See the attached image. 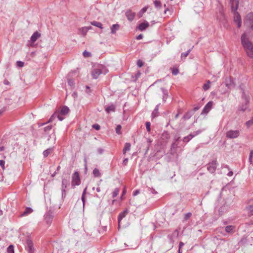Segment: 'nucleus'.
<instances>
[{
	"mask_svg": "<svg viewBox=\"0 0 253 253\" xmlns=\"http://www.w3.org/2000/svg\"><path fill=\"white\" fill-rule=\"evenodd\" d=\"M241 41L247 56L253 59V43L249 40L246 33L242 34Z\"/></svg>",
	"mask_w": 253,
	"mask_h": 253,
	"instance_id": "nucleus-1",
	"label": "nucleus"
},
{
	"mask_svg": "<svg viewBox=\"0 0 253 253\" xmlns=\"http://www.w3.org/2000/svg\"><path fill=\"white\" fill-rule=\"evenodd\" d=\"M232 11L234 13V20L237 23L238 28L241 26V18L239 13L237 11L238 7V1L236 0H230Z\"/></svg>",
	"mask_w": 253,
	"mask_h": 253,
	"instance_id": "nucleus-2",
	"label": "nucleus"
},
{
	"mask_svg": "<svg viewBox=\"0 0 253 253\" xmlns=\"http://www.w3.org/2000/svg\"><path fill=\"white\" fill-rule=\"evenodd\" d=\"M106 69L102 65L98 66L97 68L93 69L91 72V75L92 78L96 79L98 78L99 76L101 74H106Z\"/></svg>",
	"mask_w": 253,
	"mask_h": 253,
	"instance_id": "nucleus-3",
	"label": "nucleus"
},
{
	"mask_svg": "<svg viewBox=\"0 0 253 253\" xmlns=\"http://www.w3.org/2000/svg\"><path fill=\"white\" fill-rule=\"evenodd\" d=\"M246 24L251 27V31H250V36L253 37V13H250L246 16Z\"/></svg>",
	"mask_w": 253,
	"mask_h": 253,
	"instance_id": "nucleus-4",
	"label": "nucleus"
},
{
	"mask_svg": "<svg viewBox=\"0 0 253 253\" xmlns=\"http://www.w3.org/2000/svg\"><path fill=\"white\" fill-rule=\"evenodd\" d=\"M81 184V179L79 173L76 171L72 176V185L73 188L76 186H78Z\"/></svg>",
	"mask_w": 253,
	"mask_h": 253,
	"instance_id": "nucleus-5",
	"label": "nucleus"
},
{
	"mask_svg": "<svg viewBox=\"0 0 253 253\" xmlns=\"http://www.w3.org/2000/svg\"><path fill=\"white\" fill-rule=\"evenodd\" d=\"M240 130L230 129L227 131L226 137L229 139H235L240 135Z\"/></svg>",
	"mask_w": 253,
	"mask_h": 253,
	"instance_id": "nucleus-6",
	"label": "nucleus"
},
{
	"mask_svg": "<svg viewBox=\"0 0 253 253\" xmlns=\"http://www.w3.org/2000/svg\"><path fill=\"white\" fill-rule=\"evenodd\" d=\"M218 163L216 160L209 163L207 166V169L211 173H214L216 170Z\"/></svg>",
	"mask_w": 253,
	"mask_h": 253,
	"instance_id": "nucleus-7",
	"label": "nucleus"
},
{
	"mask_svg": "<svg viewBox=\"0 0 253 253\" xmlns=\"http://www.w3.org/2000/svg\"><path fill=\"white\" fill-rule=\"evenodd\" d=\"M26 249L28 253H34L35 248H34V244L32 241L29 238H27L26 240Z\"/></svg>",
	"mask_w": 253,
	"mask_h": 253,
	"instance_id": "nucleus-8",
	"label": "nucleus"
},
{
	"mask_svg": "<svg viewBox=\"0 0 253 253\" xmlns=\"http://www.w3.org/2000/svg\"><path fill=\"white\" fill-rule=\"evenodd\" d=\"M69 184L68 180L63 178L62 181L61 191H62V198H65L66 196V188Z\"/></svg>",
	"mask_w": 253,
	"mask_h": 253,
	"instance_id": "nucleus-9",
	"label": "nucleus"
},
{
	"mask_svg": "<svg viewBox=\"0 0 253 253\" xmlns=\"http://www.w3.org/2000/svg\"><path fill=\"white\" fill-rule=\"evenodd\" d=\"M53 218V213L50 211H47L44 214V219L47 224H51Z\"/></svg>",
	"mask_w": 253,
	"mask_h": 253,
	"instance_id": "nucleus-10",
	"label": "nucleus"
},
{
	"mask_svg": "<svg viewBox=\"0 0 253 253\" xmlns=\"http://www.w3.org/2000/svg\"><path fill=\"white\" fill-rule=\"evenodd\" d=\"M225 85L228 88H232L235 87V84L233 81V80L231 78H226L225 80Z\"/></svg>",
	"mask_w": 253,
	"mask_h": 253,
	"instance_id": "nucleus-11",
	"label": "nucleus"
},
{
	"mask_svg": "<svg viewBox=\"0 0 253 253\" xmlns=\"http://www.w3.org/2000/svg\"><path fill=\"white\" fill-rule=\"evenodd\" d=\"M126 214V209L124 210V211L120 213L118 216V228L119 230L121 228V220L124 218Z\"/></svg>",
	"mask_w": 253,
	"mask_h": 253,
	"instance_id": "nucleus-12",
	"label": "nucleus"
},
{
	"mask_svg": "<svg viewBox=\"0 0 253 253\" xmlns=\"http://www.w3.org/2000/svg\"><path fill=\"white\" fill-rule=\"evenodd\" d=\"M243 96L245 97V103L240 107V110L242 111H245L247 109L248 107L249 99L247 96L245 95L244 92L243 93Z\"/></svg>",
	"mask_w": 253,
	"mask_h": 253,
	"instance_id": "nucleus-13",
	"label": "nucleus"
},
{
	"mask_svg": "<svg viewBox=\"0 0 253 253\" xmlns=\"http://www.w3.org/2000/svg\"><path fill=\"white\" fill-rule=\"evenodd\" d=\"M149 26V24L148 22L145 21L140 24L137 27V29L141 31L145 30L146 28H147Z\"/></svg>",
	"mask_w": 253,
	"mask_h": 253,
	"instance_id": "nucleus-14",
	"label": "nucleus"
},
{
	"mask_svg": "<svg viewBox=\"0 0 253 253\" xmlns=\"http://www.w3.org/2000/svg\"><path fill=\"white\" fill-rule=\"evenodd\" d=\"M40 37L41 34L38 31L34 32L31 37V42L32 43L35 42L37 40V39Z\"/></svg>",
	"mask_w": 253,
	"mask_h": 253,
	"instance_id": "nucleus-15",
	"label": "nucleus"
},
{
	"mask_svg": "<svg viewBox=\"0 0 253 253\" xmlns=\"http://www.w3.org/2000/svg\"><path fill=\"white\" fill-rule=\"evenodd\" d=\"M212 104H213V103L212 101L209 102L206 105V106L204 107L203 110V112L206 113H208L210 111V110L211 109L212 106Z\"/></svg>",
	"mask_w": 253,
	"mask_h": 253,
	"instance_id": "nucleus-16",
	"label": "nucleus"
},
{
	"mask_svg": "<svg viewBox=\"0 0 253 253\" xmlns=\"http://www.w3.org/2000/svg\"><path fill=\"white\" fill-rule=\"evenodd\" d=\"M62 115H61L60 113L58 114H53L49 119V120L47 121V123L51 122L54 119V118L57 117L59 120L62 121L64 119V118L61 116Z\"/></svg>",
	"mask_w": 253,
	"mask_h": 253,
	"instance_id": "nucleus-17",
	"label": "nucleus"
},
{
	"mask_svg": "<svg viewBox=\"0 0 253 253\" xmlns=\"http://www.w3.org/2000/svg\"><path fill=\"white\" fill-rule=\"evenodd\" d=\"M120 28V25L118 24H113L111 27V33L112 34H115L116 31H118Z\"/></svg>",
	"mask_w": 253,
	"mask_h": 253,
	"instance_id": "nucleus-18",
	"label": "nucleus"
},
{
	"mask_svg": "<svg viewBox=\"0 0 253 253\" xmlns=\"http://www.w3.org/2000/svg\"><path fill=\"white\" fill-rule=\"evenodd\" d=\"M69 108L66 106H64L61 108L60 114L62 115H66L69 113Z\"/></svg>",
	"mask_w": 253,
	"mask_h": 253,
	"instance_id": "nucleus-19",
	"label": "nucleus"
},
{
	"mask_svg": "<svg viewBox=\"0 0 253 253\" xmlns=\"http://www.w3.org/2000/svg\"><path fill=\"white\" fill-rule=\"evenodd\" d=\"M91 28H92L91 26L84 27L80 29V31L84 36H85L86 34L88 31L91 29Z\"/></svg>",
	"mask_w": 253,
	"mask_h": 253,
	"instance_id": "nucleus-20",
	"label": "nucleus"
},
{
	"mask_svg": "<svg viewBox=\"0 0 253 253\" xmlns=\"http://www.w3.org/2000/svg\"><path fill=\"white\" fill-rule=\"evenodd\" d=\"M33 211V210L32 209L29 207H27L26 208L24 211L21 214V216H26L31 213H32Z\"/></svg>",
	"mask_w": 253,
	"mask_h": 253,
	"instance_id": "nucleus-21",
	"label": "nucleus"
},
{
	"mask_svg": "<svg viewBox=\"0 0 253 253\" xmlns=\"http://www.w3.org/2000/svg\"><path fill=\"white\" fill-rule=\"evenodd\" d=\"M105 111L108 114H109L111 112H114L115 111V106L112 104L107 107L105 109Z\"/></svg>",
	"mask_w": 253,
	"mask_h": 253,
	"instance_id": "nucleus-22",
	"label": "nucleus"
},
{
	"mask_svg": "<svg viewBox=\"0 0 253 253\" xmlns=\"http://www.w3.org/2000/svg\"><path fill=\"white\" fill-rule=\"evenodd\" d=\"M135 16V13L130 10H127V20L132 21Z\"/></svg>",
	"mask_w": 253,
	"mask_h": 253,
	"instance_id": "nucleus-23",
	"label": "nucleus"
},
{
	"mask_svg": "<svg viewBox=\"0 0 253 253\" xmlns=\"http://www.w3.org/2000/svg\"><path fill=\"white\" fill-rule=\"evenodd\" d=\"M161 90L163 93V101H166L168 96V91L167 89H165L164 88H161Z\"/></svg>",
	"mask_w": 253,
	"mask_h": 253,
	"instance_id": "nucleus-24",
	"label": "nucleus"
},
{
	"mask_svg": "<svg viewBox=\"0 0 253 253\" xmlns=\"http://www.w3.org/2000/svg\"><path fill=\"white\" fill-rule=\"evenodd\" d=\"M234 229H235V226H232V225H229V226H227L225 227V230L226 232H227L228 233H232L234 232Z\"/></svg>",
	"mask_w": 253,
	"mask_h": 253,
	"instance_id": "nucleus-25",
	"label": "nucleus"
},
{
	"mask_svg": "<svg viewBox=\"0 0 253 253\" xmlns=\"http://www.w3.org/2000/svg\"><path fill=\"white\" fill-rule=\"evenodd\" d=\"M159 105H157L154 111L152 113V118H154L158 116L159 112H158Z\"/></svg>",
	"mask_w": 253,
	"mask_h": 253,
	"instance_id": "nucleus-26",
	"label": "nucleus"
},
{
	"mask_svg": "<svg viewBox=\"0 0 253 253\" xmlns=\"http://www.w3.org/2000/svg\"><path fill=\"white\" fill-rule=\"evenodd\" d=\"M91 24L93 26L98 27L100 29H103L102 24L101 23L99 22L93 21L92 22H91Z\"/></svg>",
	"mask_w": 253,
	"mask_h": 253,
	"instance_id": "nucleus-27",
	"label": "nucleus"
},
{
	"mask_svg": "<svg viewBox=\"0 0 253 253\" xmlns=\"http://www.w3.org/2000/svg\"><path fill=\"white\" fill-rule=\"evenodd\" d=\"M148 7V6H145L139 12L138 14L139 17H141L143 16V13L146 11Z\"/></svg>",
	"mask_w": 253,
	"mask_h": 253,
	"instance_id": "nucleus-28",
	"label": "nucleus"
},
{
	"mask_svg": "<svg viewBox=\"0 0 253 253\" xmlns=\"http://www.w3.org/2000/svg\"><path fill=\"white\" fill-rule=\"evenodd\" d=\"M52 150H53V149L51 148H48V149L44 150L43 152V155L44 157H47L48 156V155L50 154L52 152Z\"/></svg>",
	"mask_w": 253,
	"mask_h": 253,
	"instance_id": "nucleus-29",
	"label": "nucleus"
},
{
	"mask_svg": "<svg viewBox=\"0 0 253 253\" xmlns=\"http://www.w3.org/2000/svg\"><path fill=\"white\" fill-rule=\"evenodd\" d=\"M211 83V82H210V81H209V80L207 81V83L203 85V89L205 91L208 90L210 88Z\"/></svg>",
	"mask_w": 253,
	"mask_h": 253,
	"instance_id": "nucleus-30",
	"label": "nucleus"
},
{
	"mask_svg": "<svg viewBox=\"0 0 253 253\" xmlns=\"http://www.w3.org/2000/svg\"><path fill=\"white\" fill-rule=\"evenodd\" d=\"M93 174L95 177H99L101 175V173L99 169L96 168L93 169Z\"/></svg>",
	"mask_w": 253,
	"mask_h": 253,
	"instance_id": "nucleus-31",
	"label": "nucleus"
},
{
	"mask_svg": "<svg viewBox=\"0 0 253 253\" xmlns=\"http://www.w3.org/2000/svg\"><path fill=\"white\" fill-rule=\"evenodd\" d=\"M247 209L249 212V216L253 215V205H250Z\"/></svg>",
	"mask_w": 253,
	"mask_h": 253,
	"instance_id": "nucleus-32",
	"label": "nucleus"
},
{
	"mask_svg": "<svg viewBox=\"0 0 253 253\" xmlns=\"http://www.w3.org/2000/svg\"><path fill=\"white\" fill-rule=\"evenodd\" d=\"M192 115L191 112H189L184 114L183 118L185 120H188L192 117Z\"/></svg>",
	"mask_w": 253,
	"mask_h": 253,
	"instance_id": "nucleus-33",
	"label": "nucleus"
},
{
	"mask_svg": "<svg viewBox=\"0 0 253 253\" xmlns=\"http://www.w3.org/2000/svg\"><path fill=\"white\" fill-rule=\"evenodd\" d=\"M7 252L8 253H14L13 246L12 245H9L7 249Z\"/></svg>",
	"mask_w": 253,
	"mask_h": 253,
	"instance_id": "nucleus-34",
	"label": "nucleus"
},
{
	"mask_svg": "<svg viewBox=\"0 0 253 253\" xmlns=\"http://www.w3.org/2000/svg\"><path fill=\"white\" fill-rule=\"evenodd\" d=\"M154 5L156 7L160 8L162 6L161 2L160 0H156L154 2Z\"/></svg>",
	"mask_w": 253,
	"mask_h": 253,
	"instance_id": "nucleus-35",
	"label": "nucleus"
},
{
	"mask_svg": "<svg viewBox=\"0 0 253 253\" xmlns=\"http://www.w3.org/2000/svg\"><path fill=\"white\" fill-rule=\"evenodd\" d=\"M192 138H193L192 137V135H190L189 134V135L187 136H185L183 138V141L184 142H188V141H189Z\"/></svg>",
	"mask_w": 253,
	"mask_h": 253,
	"instance_id": "nucleus-36",
	"label": "nucleus"
},
{
	"mask_svg": "<svg viewBox=\"0 0 253 253\" xmlns=\"http://www.w3.org/2000/svg\"><path fill=\"white\" fill-rule=\"evenodd\" d=\"M202 131H203L202 130L199 129L197 131H194L193 133H190V134L192 135V137L193 138L194 137H195V136L198 135V134H199L200 133H201L202 132Z\"/></svg>",
	"mask_w": 253,
	"mask_h": 253,
	"instance_id": "nucleus-37",
	"label": "nucleus"
},
{
	"mask_svg": "<svg viewBox=\"0 0 253 253\" xmlns=\"http://www.w3.org/2000/svg\"><path fill=\"white\" fill-rule=\"evenodd\" d=\"M253 150H251L250 151L249 158V161L251 164H253Z\"/></svg>",
	"mask_w": 253,
	"mask_h": 253,
	"instance_id": "nucleus-38",
	"label": "nucleus"
},
{
	"mask_svg": "<svg viewBox=\"0 0 253 253\" xmlns=\"http://www.w3.org/2000/svg\"><path fill=\"white\" fill-rule=\"evenodd\" d=\"M119 193V189L118 188H116L114 190V191L112 193V197L115 198L116 197Z\"/></svg>",
	"mask_w": 253,
	"mask_h": 253,
	"instance_id": "nucleus-39",
	"label": "nucleus"
},
{
	"mask_svg": "<svg viewBox=\"0 0 253 253\" xmlns=\"http://www.w3.org/2000/svg\"><path fill=\"white\" fill-rule=\"evenodd\" d=\"M190 52V49L187 50L186 52L185 53H182L181 55V58L182 59L183 58H185L189 54Z\"/></svg>",
	"mask_w": 253,
	"mask_h": 253,
	"instance_id": "nucleus-40",
	"label": "nucleus"
},
{
	"mask_svg": "<svg viewBox=\"0 0 253 253\" xmlns=\"http://www.w3.org/2000/svg\"><path fill=\"white\" fill-rule=\"evenodd\" d=\"M246 124L248 127H249L251 126H252L253 125V118L251 119L250 120L247 121Z\"/></svg>",
	"mask_w": 253,
	"mask_h": 253,
	"instance_id": "nucleus-41",
	"label": "nucleus"
},
{
	"mask_svg": "<svg viewBox=\"0 0 253 253\" xmlns=\"http://www.w3.org/2000/svg\"><path fill=\"white\" fill-rule=\"evenodd\" d=\"M192 213L191 212H188L185 214L184 217V220L186 221L191 216Z\"/></svg>",
	"mask_w": 253,
	"mask_h": 253,
	"instance_id": "nucleus-42",
	"label": "nucleus"
},
{
	"mask_svg": "<svg viewBox=\"0 0 253 253\" xmlns=\"http://www.w3.org/2000/svg\"><path fill=\"white\" fill-rule=\"evenodd\" d=\"M121 128H122V126L121 125H118L117 126H116V132L117 134H120L121 133Z\"/></svg>",
	"mask_w": 253,
	"mask_h": 253,
	"instance_id": "nucleus-43",
	"label": "nucleus"
},
{
	"mask_svg": "<svg viewBox=\"0 0 253 253\" xmlns=\"http://www.w3.org/2000/svg\"><path fill=\"white\" fill-rule=\"evenodd\" d=\"M83 54L84 57H89L91 56L90 52L87 51L86 50L84 51Z\"/></svg>",
	"mask_w": 253,
	"mask_h": 253,
	"instance_id": "nucleus-44",
	"label": "nucleus"
},
{
	"mask_svg": "<svg viewBox=\"0 0 253 253\" xmlns=\"http://www.w3.org/2000/svg\"><path fill=\"white\" fill-rule=\"evenodd\" d=\"M151 142H152V141L150 139H149V138L147 139V148H146V152H148Z\"/></svg>",
	"mask_w": 253,
	"mask_h": 253,
	"instance_id": "nucleus-45",
	"label": "nucleus"
},
{
	"mask_svg": "<svg viewBox=\"0 0 253 253\" xmlns=\"http://www.w3.org/2000/svg\"><path fill=\"white\" fill-rule=\"evenodd\" d=\"M52 128V126L49 125L44 127V131L45 132H47L50 131Z\"/></svg>",
	"mask_w": 253,
	"mask_h": 253,
	"instance_id": "nucleus-46",
	"label": "nucleus"
},
{
	"mask_svg": "<svg viewBox=\"0 0 253 253\" xmlns=\"http://www.w3.org/2000/svg\"><path fill=\"white\" fill-rule=\"evenodd\" d=\"M68 84L69 85L71 86H74L75 84L74 81L73 79H68Z\"/></svg>",
	"mask_w": 253,
	"mask_h": 253,
	"instance_id": "nucleus-47",
	"label": "nucleus"
},
{
	"mask_svg": "<svg viewBox=\"0 0 253 253\" xmlns=\"http://www.w3.org/2000/svg\"><path fill=\"white\" fill-rule=\"evenodd\" d=\"M24 62H22V61H17L16 62V65L17 67H23L24 66Z\"/></svg>",
	"mask_w": 253,
	"mask_h": 253,
	"instance_id": "nucleus-48",
	"label": "nucleus"
},
{
	"mask_svg": "<svg viewBox=\"0 0 253 253\" xmlns=\"http://www.w3.org/2000/svg\"><path fill=\"white\" fill-rule=\"evenodd\" d=\"M150 126H151L150 123L149 122H147L146 123V127L147 130L148 132H150L151 130Z\"/></svg>",
	"mask_w": 253,
	"mask_h": 253,
	"instance_id": "nucleus-49",
	"label": "nucleus"
},
{
	"mask_svg": "<svg viewBox=\"0 0 253 253\" xmlns=\"http://www.w3.org/2000/svg\"><path fill=\"white\" fill-rule=\"evenodd\" d=\"M144 64L143 61L141 60H138L137 61V65L138 67H141Z\"/></svg>",
	"mask_w": 253,
	"mask_h": 253,
	"instance_id": "nucleus-50",
	"label": "nucleus"
},
{
	"mask_svg": "<svg viewBox=\"0 0 253 253\" xmlns=\"http://www.w3.org/2000/svg\"><path fill=\"white\" fill-rule=\"evenodd\" d=\"M179 70L177 68L173 69L172 71V73L173 75H176L178 74Z\"/></svg>",
	"mask_w": 253,
	"mask_h": 253,
	"instance_id": "nucleus-51",
	"label": "nucleus"
},
{
	"mask_svg": "<svg viewBox=\"0 0 253 253\" xmlns=\"http://www.w3.org/2000/svg\"><path fill=\"white\" fill-rule=\"evenodd\" d=\"M5 161L2 160H0V166L3 169H5L4 168Z\"/></svg>",
	"mask_w": 253,
	"mask_h": 253,
	"instance_id": "nucleus-52",
	"label": "nucleus"
},
{
	"mask_svg": "<svg viewBox=\"0 0 253 253\" xmlns=\"http://www.w3.org/2000/svg\"><path fill=\"white\" fill-rule=\"evenodd\" d=\"M93 128L95 129L96 130H99L100 128V126L98 124H95L92 126Z\"/></svg>",
	"mask_w": 253,
	"mask_h": 253,
	"instance_id": "nucleus-53",
	"label": "nucleus"
},
{
	"mask_svg": "<svg viewBox=\"0 0 253 253\" xmlns=\"http://www.w3.org/2000/svg\"><path fill=\"white\" fill-rule=\"evenodd\" d=\"M85 87H86V92L88 94H89L91 92L90 87L87 85H86Z\"/></svg>",
	"mask_w": 253,
	"mask_h": 253,
	"instance_id": "nucleus-54",
	"label": "nucleus"
},
{
	"mask_svg": "<svg viewBox=\"0 0 253 253\" xmlns=\"http://www.w3.org/2000/svg\"><path fill=\"white\" fill-rule=\"evenodd\" d=\"M123 152L124 154H125L126 152V143L125 144Z\"/></svg>",
	"mask_w": 253,
	"mask_h": 253,
	"instance_id": "nucleus-55",
	"label": "nucleus"
},
{
	"mask_svg": "<svg viewBox=\"0 0 253 253\" xmlns=\"http://www.w3.org/2000/svg\"><path fill=\"white\" fill-rule=\"evenodd\" d=\"M104 151V150L102 148H98L97 149V152L99 154H101Z\"/></svg>",
	"mask_w": 253,
	"mask_h": 253,
	"instance_id": "nucleus-56",
	"label": "nucleus"
},
{
	"mask_svg": "<svg viewBox=\"0 0 253 253\" xmlns=\"http://www.w3.org/2000/svg\"><path fill=\"white\" fill-rule=\"evenodd\" d=\"M143 35L140 34L138 36L136 37V39L138 40H141L143 38Z\"/></svg>",
	"mask_w": 253,
	"mask_h": 253,
	"instance_id": "nucleus-57",
	"label": "nucleus"
},
{
	"mask_svg": "<svg viewBox=\"0 0 253 253\" xmlns=\"http://www.w3.org/2000/svg\"><path fill=\"white\" fill-rule=\"evenodd\" d=\"M139 193V190H135V191L133 192V195L134 196H136Z\"/></svg>",
	"mask_w": 253,
	"mask_h": 253,
	"instance_id": "nucleus-58",
	"label": "nucleus"
},
{
	"mask_svg": "<svg viewBox=\"0 0 253 253\" xmlns=\"http://www.w3.org/2000/svg\"><path fill=\"white\" fill-rule=\"evenodd\" d=\"M150 191H151V192L152 193V194H156L157 193V192L156 191V190L153 188H151L150 189Z\"/></svg>",
	"mask_w": 253,
	"mask_h": 253,
	"instance_id": "nucleus-59",
	"label": "nucleus"
},
{
	"mask_svg": "<svg viewBox=\"0 0 253 253\" xmlns=\"http://www.w3.org/2000/svg\"><path fill=\"white\" fill-rule=\"evenodd\" d=\"M81 199H82V201H83V204L84 205V203H85V195H82Z\"/></svg>",
	"mask_w": 253,
	"mask_h": 253,
	"instance_id": "nucleus-60",
	"label": "nucleus"
},
{
	"mask_svg": "<svg viewBox=\"0 0 253 253\" xmlns=\"http://www.w3.org/2000/svg\"><path fill=\"white\" fill-rule=\"evenodd\" d=\"M86 190H87V187H85L84 190V191H83V193L82 194L83 195H85V194H86Z\"/></svg>",
	"mask_w": 253,
	"mask_h": 253,
	"instance_id": "nucleus-61",
	"label": "nucleus"
},
{
	"mask_svg": "<svg viewBox=\"0 0 253 253\" xmlns=\"http://www.w3.org/2000/svg\"><path fill=\"white\" fill-rule=\"evenodd\" d=\"M184 246V243H182V242H180L179 243V249H181V248Z\"/></svg>",
	"mask_w": 253,
	"mask_h": 253,
	"instance_id": "nucleus-62",
	"label": "nucleus"
},
{
	"mask_svg": "<svg viewBox=\"0 0 253 253\" xmlns=\"http://www.w3.org/2000/svg\"><path fill=\"white\" fill-rule=\"evenodd\" d=\"M233 172L231 171H229V172H228V173L227 174V175H228V176H232V175H233Z\"/></svg>",
	"mask_w": 253,
	"mask_h": 253,
	"instance_id": "nucleus-63",
	"label": "nucleus"
},
{
	"mask_svg": "<svg viewBox=\"0 0 253 253\" xmlns=\"http://www.w3.org/2000/svg\"><path fill=\"white\" fill-rule=\"evenodd\" d=\"M199 109V107H196L194 108L193 110L194 112H195V111H197Z\"/></svg>",
	"mask_w": 253,
	"mask_h": 253,
	"instance_id": "nucleus-64",
	"label": "nucleus"
}]
</instances>
